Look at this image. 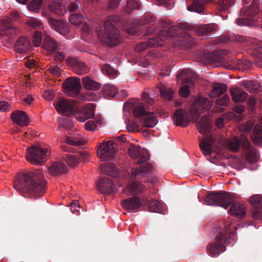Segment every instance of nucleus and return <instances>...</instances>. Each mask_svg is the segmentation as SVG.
Instances as JSON below:
<instances>
[{
    "label": "nucleus",
    "instance_id": "nucleus-7",
    "mask_svg": "<svg viewBox=\"0 0 262 262\" xmlns=\"http://www.w3.org/2000/svg\"><path fill=\"white\" fill-rule=\"evenodd\" d=\"M130 104L133 108L134 116L141 117V123L143 127H153L157 124L158 119L156 116L153 113H148L143 104Z\"/></svg>",
    "mask_w": 262,
    "mask_h": 262
},
{
    "label": "nucleus",
    "instance_id": "nucleus-53",
    "mask_svg": "<svg viewBox=\"0 0 262 262\" xmlns=\"http://www.w3.org/2000/svg\"><path fill=\"white\" fill-rule=\"evenodd\" d=\"M66 10L68 9L70 14L80 12L78 4L75 3H69L66 4Z\"/></svg>",
    "mask_w": 262,
    "mask_h": 262
},
{
    "label": "nucleus",
    "instance_id": "nucleus-46",
    "mask_svg": "<svg viewBox=\"0 0 262 262\" xmlns=\"http://www.w3.org/2000/svg\"><path fill=\"white\" fill-rule=\"evenodd\" d=\"M102 73L110 76H115L117 74V71L113 68L110 64H105L101 66Z\"/></svg>",
    "mask_w": 262,
    "mask_h": 262
},
{
    "label": "nucleus",
    "instance_id": "nucleus-42",
    "mask_svg": "<svg viewBox=\"0 0 262 262\" xmlns=\"http://www.w3.org/2000/svg\"><path fill=\"white\" fill-rule=\"evenodd\" d=\"M244 85L249 92L253 93L257 92L260 88V84L257 81H246Z\"/></svg>",
    "mask_w": 262,
    "mask_h": 262
},
{
    "label": "nucleus",
    "instance_id": "nucleus-37",
    "mask_svg": "<svg viewBox=\"0 0 262 262\" xmlns=\"http://www.w3.org/2000/svg\"><path fill=\"white\" fill-rule=\"evenodd\" d=\"M30 48V42L26 37H20L19 39H17V53H26Z\"/></svg>",
    "mask_w": 262,
    "mask_h": 262
},
{
    "label": "nucleus",
    "instance_id": "nucleus-52",
    "mask_svg": "<svg viewBox=\"0 0 262 262\" xmlns=\"http://www.w3.org/2000/svg\"><path fill=\"white\" fill-rule=\"evenodd\" d=\"M231 4L230 0H219L217 7L220 11H225L230 7Z\"/></svg>",
    "mask_w": 262,
    "mask_h": 262
},
{
    "label": "nucleus",
    "instance_id": "nucleus-22",
    "mask_svg": "<svg viewBox=\"0 0 262 262\" xmlns=\"http://www.w3.org/2000/svg\"><path fill=\"white\" fill-rule=\"evenodd\" d=\"M99 190L103 193L111 194L115 192L116 188L112 180L107 177L100 179L97 184Z\"/></svg>",
    "mask_w": 262,
    "mask_h": 262
},
{
    "label": "nucleus",
    "instance_id": "nucleus-28",
    "mask_svg": "<svg viewBox=\"0 0 262 262\" xmlns=\"http://www.w3.org/2000/svg\"><path fill=\"white\" fill-rule=\"evenodd\" d=\"M82 83L83 87L88 90L97 91L100 89L101 84L97 82L89 76H85L82 78Z\"/></svg>",
    "mask_w": 262,
    "mask_h": 262
},
{
    "label": "nucleus",
    "instance_id": "nucleus-54",
    "mask_svg": "<svg viewBox=\"0 0 262 262\" xmlns=\"http://www.w3.org/2000/svg\"><path fill=\"white\" fill-rule=\"evenodd\" d=\"M42 0H32L28 5L30 11H35L39 9L41 7Z\"/></svg>",
    "mask_w": 262,
    "mask_h": 262
},
{
    "label": "nucleus",
    "instance_id": "nucleus-57",
    "mask_svg": "<svg viewBox=\"0 0 262 262\" xmlns=\"http://www.w3.org/2000/svg\"><path fill=\"white\" fill-rule=\"evenodd\" d=\"M139 8V4L137 2L134 1H128L127 2L126 6V11L130 13L133 10L137 9Z\"/></svg>",
    "mask_w": 262,
    "mask_h": 262
},
{
    "label": "nucleus",
    "instance_id": "nucleus-2",
    "mask_svg": "<svg viewBox=\"0 0 262 262\" xmlns=\"http://www.w3.org/2000/svg\"><path fill=\"white\" fill-rule=\"evenodd\" d=\"M16 12H14L11 16L3 18L0 20V30L2 31V42L6 46H13L16 47V30L15 21Z\"/></svg>",
    "mask_w": 262,
    "mask_h": 262
},
{
    "label": "nucleus",
    "instance_id": "nucleus-15",
    "mask_svg": "<svg viewBox=\"0 0 262 262\" xmlns=\"http://www.w3.org/2000/svg\"><path fill=\"white\" fill-rule=\"evenodd\" d=\"M55 108L58 112L68 116L74 114L77 111L74 101H67L64 99H61L56 102Z\"/></svg>",
    "mask_w": 262,
    "mask_h": 262
},
{
    "label": "nucleus",
    "instance_id": "nucleus-33",
    "mask_svg": "<svg viewBox=\"0 0 262 262\" xmlns=\"http://www.w3.org/2000/svg\"><path fill=\"white\" fill-rule=\"evenodd\" d=\"M42 47L44 49L54 52L58 49V43L49 35H46L42 42Z\"/></svg>",
    "mask_w": 262,
    "mask_h": 262
},
{
    "label": "nucleus",
    "instance_id": "nucleus-10",
    "mask_svg": "<svg viewBox=\"0 0 262 262\" xmlns=\"http://www.w3.org/2000/svg\"><path fill=\"white\" fill-rule=\"evenodd\" d=\"M239 129L244 133L252 132L250 136L253 142L255 145H262V117L256 124L249 121L246 124L241 125Z\"/></svg>",
    "mask_w": 262,
    "mask_h": 262
},
{
    "label": "nucleus",
    "instance_id": "nucleus-20",
    "mask_svg": "<svg viewBox=\"0 0 262 262\" xmlns=\"http://www.w3.org/2000/svg\"><path fill=\"white\" fill-rule=\"evenodd\" d=\"M164 39L160 36L150 38L147 41L139 43L135 48L136 52H141L149 47L163 46Z\"/></svg>",
    "mask_w": 262,
    "mask_h": 262
},
{
    "label": "nucleus",
    "instance_id": "nucleus-56",
    "mask_svg": "<svg viewBox=\"0 0 262 262\" xmlns=\"http://www.w3.org/2000/svg\"><path fill=\"white\" fill-rule=\"evenodd\" d=\"M230 103V98L228 95H224L221 98H220L216 101V105L220 106H228Z\"/></svg>",
    "mask_w": 262,
    "mask_h": 262
},
{
    "label": "nucleus",
    "instance_id": "nucleus-49",
    "mask_svg": "<svg viewBox=\"0 0 262 262\" xmlns=\"http://www.w3.org/2000/svg\"><path fill=\"white\" fill-rule=\"evenodd\" d=\"M43 35L41 32L36 31L32 36V42L34 46L39 47L41 45Z\"/></svg>",
    "mask_w": 262,
    "mask_h": 262
},
{
    "label": "nucleus",
    "instance_id": "nucleus-55",
    "mask_svg": "<svg viewBox=\"0 0 262 262\" xmlns=\"http://www.w3.org/2000/svg\"><path fill=\"white\" fill-rule=\"evenodd\" d=\"M18 58L21 60V64L26 65L29 68H32L35 66V61L33 59L28 58V56L24 57L22 60L23 57H18L17 56V58Z\"/></svg>",
    "mask_w": 262,
    "mask_h": 262
},
{
    "label": "nucleus",
    "instance_id": "nucleus-45",
    "mask_svg": "<svg viewBox=\"0 0 262 262\" xmlns=\"http://www.w3.org/2000/svg\"><path fill=\"white\" fill-rule=\"evenodd\" d=\"M64 158L67 163L72 167L76 166L80 160V157L72 155H66Z\"/></svg>",
    "mask_w": 262,
    "mask_h": 262
},
{
    "label": "nucleus",
    "instance_id": "nucleus-25",
    "mask_svg": "<svg viewBox=\"0 0 262 262\" xmlns=\"http://www.w3.org/2000/svg\"><path fill=\"white\" fill-rule=\"evenodd\" d=\"M230 92L232 100L235 102L242 103L245 102L248 96L245 91L237 87L231 88Z\"/></svg>",
    "mask_w": 262,
    "mask_h": 262
},
{
    "label": "nucleus",
    "instance_id": "nucleus-16",
    "mask_svg": "<svg viewBox=\"0 0 262 262\" xmlns=\"http://www.w3.org/2000/svg\"><path fill=\"white\" fill-rule=\"evenodd\" d=\"M128 152L132 158H140L137 162V164L138 165L142 164L149 160L150 158L148 151L142 149L140 146L137 147L135 145H131L128 148Z\"/></svg>",
    "mask_w": 262,
    "mask_h": 262
},
{
    "label": "nucleus",
    "instance_id": "nucleus-6",
    "mask_svg": "<svg viewBox=\"0 0 262 262\" xmlns=\"http://www.w3.org/2000/svg\"><path fill=\"white\" fill-rule=\"evenodd\" d=\"M224 224L225 232H220L215 237V242L210 244L209 247L210 253L214 257L219 256L225 251L224 244L229 245L234 243V239L229 231L230 223L226 222Z\"/></svg>",
    "mask_w": 262,
    "mask_h": 262
},
{
    "label": "nucleus",
    "instance_id": "nucleus-14",
    "mask_svg": "<svg viewBox=\"0 0 262 262\" xmlns=\"http://www.w3.org/2000/svg\"><path fill=\"white\" fill-rule=\"evenodd\" d=\"M225 144L230 150L236 152L238 151L240 145L242 146L243 149L248 148L250 147V142L245 135H242L239 138L234 137L232 139L226 140Z\"/></svg>",
    "mask_w": 262,
    "mask_h": 262
},
{
    "label": "nucleus",
    "instance_id": "nucleus-3",
    "mask_svg": "<svg viewBox=\"0 0 262 262\" xmlns=\"http://www.w3.org/2000/svg\"><path fill=\"white\" fill-rule=\"evenodd\" d=\"M197 126L201 134H206L199 143L200 147L204 156H211L213 150L215 139L212 135L207 134L211 130V124L208 117L206 116H202L198 123Z\"/></svg>",
    "mask_w": 262,
    "mask_h": 262
},
{
    "label": "nucleus",
    "instance_id": "nucleus-30",
    "mask_svg": "<svg viewBox=\"0 0 262 262\" xmlns=\"http://www.w3.org/2000/svg\"><path fill=\"white\" fill-rule=\"evenodd\" d=\"M200 60L205 63L217 62L220 58L212 52L203 51L200 53Z\"/></svg>",
    "mask_w": 262,
    "mask_h": 262
},
{
    "label": "nucleus",
    "instance_id": "nucleus-36",
    "mask_svg": "<svg viewBox=\"0 0 262 262\" xmlns=\"http://www.w3.org/2000/svg\"><path fill=\"white\" fill-rule=\"evenodd\" d=\"M210 1L205 0V2H202L201 0H193L192 4L187 7V9L189 11L201 14L203 12L205 3Z\"/></svg>",
    "mask_w": 262,
    "mask_h": 262
},
{
    "label": "nucleus",
    "instance_id": "nucleus-48",
    "mask_svg": "<svg viewBox=\"0 0 262 262\" xmlns=\"http://www.w3.org/2000/svg\"><path fill=\"white\" fill-rule=\"evenodd\" d=\"M83 19L82 15L79 13L70 14L69 20L75 25H80Z\"/></svg>",
    "mask_w": 262,
    "mask_h": 262
},
{
    "label": "nucleus",
    "instance_id": "nucleus-61",
    "mask_svg": "<svg viewBox=\"0 0 262 262\" xmlns=\"http://www.w3.org/2000/svg\"><path fill=\"white\" fill-rule=\"evenodd\" d=\"M84 127L86 130L94 132L97 129V125L92 120L88 121L84 124Z\"/></svg>",
    "mask_w": 262,
    "mask_h": 262
},
{
    "label": "nucleus",
    "instance_id": "nucleus-24",
    "mask_svg": "<svg viewBox=\"0 0 262 262\" xmlns=\"http://www.w3.org/2000/svg\"><path fill=\"white\" fill-rule=\"evenodd\" d=\"M122 207L126 210L136 212L141 205V202L139 198L132 197L124 200L121 203Z\"/></svg>",
    "mask_w": 262,
    "mask_h": 262
},
{
    "label": "nucleus",
    "instance_id": "nucleus-44",
    "mask_svg": "<svg viewBox=\"0 0 262 262\" xmlns=\"http://www.w3.org/2000/svg\"><path fill=\"white\" fill-rule=\"evenodd\" d=\"M161 96L165 99L170 100L172 98L173 91L170 88H166L164 85L159 86Z\"/></svg>",
    "mask_w": 262,
    "mask_h": 262
},
{
    "label": "nucleus",
    "instance_id": "nucleus-59",
    "mask_svg": "<svg viewBox=\"0 0 262 262\" xmlns=\"http://www.w3.org/2000/svg\"><path fill=\"white\" fill-rule=\"evenodd\" d=\"M28 24L34 28H40L42 27V23L39 20L31 18L27 21Z\"/></svg>",
    "mask_w": 262,
    "mask_h": 262
},
{
    "label": "nucleus",
    "instance_id": "nucleus-5",
    "mask_svg": "<svg viewBox=\"0 0 262 262\" xmlns=\"http://www.w3.org/2000/svg\"><path fill=\"white\" fill-rule=\"evenodd\" d=\"M65 93L71 97H76L82 101H96L97 96L94 92H87L80 94L82 88L80 79L78 77H70L67 79L62 84Z\"/></svg>",
    "mask_w": 262,
    "mask_h": 262
},
{
    "label": "nucleus",
    "instance_id": "nucleus-60",
    "mask_svg": "<svg viewBox=\"0 0 262 262\" xmlns=\"http://www.w3.org/2000/svg\"><path fill=\"white\" fill-rule=\"evenodd\" d=\"M255 64L257 67L262 68V48L259 49L257 52Z\"/></svg>",
    "mask_w": 262,
    "mask_h": 262
},
{
    "label": "nucleus",
    "instance_id": "nucleus-23",
    "mask_svg": "<svg viewBox=\"0 0 262 262\" xmlns=\"http://www.w3.org/2000/svg\"><path fill=\"white\" fill-rule=\"evenodd\" d=\"M68 64L72 67L73 71L78 75L86 74L89 71V68L84 62L80 61L75 58H70Z\"/></svg>",
    "mask_w": 262,
    "mask_h": 262
},
{
    "label": "nucleus",
    "instance_id": "nucleus-58",
    "mask_svg": "<svg viewBox=\"0 0 262 262\" xmlns=\"http://www.w3.org/2000/svg\"><path fill=\"white\" fill-rule=\"evenodd\" d=\"M101 168L107 174H110L111 171L114 170L115 168V164L112 163H105L101 166Z\"/></svg>",
    "mask_w": 262,
    "mask_h": 262
},
{
    "label": "nucleus",
    "instance_id": "nucleus-31",
    "mask_svg": "<svg viewBox=\"0 0 262 262\" xmlns=\"http://www.w3.org/2000/svg\"><path fill=\"white\" fill-rule=\"evenodd\" d=\"M49 9L52 13L59 16L63 15L67 12L65 4L61 2H52L49 5Z\"/></svg>",
    "mask_w": 262,
    "mask_h": 262
},
{
    "label": "nucleus",
    "instance_id": "nucleus-41",
    "mask_svg": "<svg viewBox=\"0 0 262 262\" xmlns=\"http://www.w3.org/2000/svg\"><path fill=\"white\" fill-rule=\"evenodd\" d=\"M244 150H247V159L252 162H256L258 158V154L257 150L254 147L250 145V147L247 149H244Z\"/></svg>",
    "mask_w": 262,
    "mask_h": 262
},
{
    "label": "nucleus",
    "instance_id": "nucleus-1",
    "mask_svg": "<svg viewBox=\"0 0 262 262\" xmlns=\"http://www.w3.org/2000/svg\"><path fill=\"white\" fill-rule=\"evenodd\" d=\"M37 199L42 196L46 191L43 173L39 169L27 173H17V190Z\"/></svg>",
    "mask_w": 262,
    "mask_h": 262
},
{
    "label": "nucleus",
    "instance_id": "nucleus-8",
    "mask_svg": "<svg viewBox=\"0 0 262 262\" xmlns=\"http://www.w3.org/2000/svg\"><path fill=\"white\" fill-rule=\"evenodd\" d=\"M204 202L207 205L219 206L226 209L232 203V198L226 192H209L205 197Z\"/></svg>",
    "mask_w": 262,
    "mask_h": 262
},
{
    "label": "nucleus",
    "instance_id": "nucleus-18",
    "mask_svg": "<svg viewBox=\"0 0 262 262\" xmlns=\"http://www.w3.org/2000/svg\"><path fill=\"white\" fill-rule=\"evenodd\" d=\"M46 18L48 23L53 29L65 37L68 35L70 32V27L67 24L59 19L52 18L48 15L47 16Z\"/></svg>",
    "mask_w": 262,
    "mask_h": 262
},
{
    "label": "nucleus",
    "instance_id": "nucleus-12",
    "mask_svg": "<svg viewBox=\"0 0 262 262\" xmlns=\"http://www.w3.org/2000/svg\"><path fill=\"white\" fill-rule=\"evenodd\" d=\"M258 12L256 5H251L249 7L242 8L241 10L240 17L236 19V24L240 26H252L255 24L254 16Z\"/></svg>",
    "mask_w": 262,
    "mask_h": 262
},
{
    "label": "nucleus",
    "instance_id": "nucleus-39",
    "mask_svg": "<svg viewBox=\"0 0 262 262\" xmlns=\"http://www.w3.org/2000/svg\"><path fill=\"white\" fill-rule=\"evenodd\" d=\"M148 207L150 212L163 213V205L157 200H151L148 203Z\"/></svg>",
    "mask_w": 262,
    "mask_h": 262
},
{
    "label": "nucleus",
    "instance_id": "nucleus-17",
    "mask_svg": "<svg viewBox=\"0 0 262 262\" xmlns=\"http://www.w3.org/2000/svg\"><path fill=\"white\" fill-rule=\"evenodd\" d=\"M153 167L149 163L142 164L138 168H133L131 171L132 180H142L146 178L149 173L152 170Z\"/></svg>",
    "mask_w": 262,
    "mask_h": 262
},
{
    "label": "nucleus",
    "instance_id": "nucleus-13",
    "mask_svg": "<svg viewBox=\"0 0 262 262\" xmlns=\"http://www.w3.org/2000/svg\"><path fill=\"white\" fill-rule=\"evenodd\" d=\"M116 151L114 142L113 141H107L100 144L97 153L101 161H109L114 158Z\"/></svg>",
    "mask_w": 262,
    "mask_h": 262
},
{
    "label": "nucleus",
    "instance_id": "nucleus-40",
    "mask_svg": "<svg viewBox=\"0 0 262 262\" xmlns=\"http://www.w3.org/2000/svg\"><path fill=\"white\" fill-rule=\"evenodd\" d=\"M29 119L26 112L17 110V125L27 126L29 124Z\"/></svg>",
    "mask_w": 262,
    "mask_h": 262
},
{
    "label": "nucleus",
    "instance_id": "nucleus-51",
    "mask_svg": "<svg viewBox=\"0 0 262 262\" xmlns=\"http://www.w3.org/2000/svg\"><path fill=\"white\" fill-rule=\"evenodd\" d=\"M141 26L140 25H136L127 28V32L129 35H138L141 33Z\"/></svg>",
    "mask_w": 262,
    "mask_h": 262
},
{
    "label": "nucleus",
    "instance_id": "nucleus-11",
    "mask_svg": "<svg viewBox=\"0 0 262 262\" xmlns=\"http://www.w3.org/2000/svg\"><path fill=\"white\" fill-rule=\"evenodd\" d=\"M177 77L182 79L184 83L188 84L181 87L179 90L180 96L187 98L189 95V85H194L197 79L196 76L190 69H184L179 71Z\"/></svg>",
    "mask_w": 262,
    "mask_h": 262
},
{
    "label": "nucleus",
    "instance_id": "nucleus-63",
    "mask_svg": "<svg viewBox=\"0 0 262 262\" xmlns=\"http://www.w3.org/2000/svg\"><path fill=\"white\" fill-rule=\"evenodd\" d=\"M262 208H254L252 211V216L254 219H259L262 216Z\"/></svg>",
    "mask_w": 262,
    "mask_h": 262
},
{
    "label": "nucleus",
    "instance_id": "nucleus-35",
    "mask_svg": "<svg viewBox=\"0 0 262 262\" xmlns=\"http://www.w3.org/2000/svg\"><path fill=\"white\" fill-rule=\"evenodd\" d=\"M144 189V186L141 183L137 181H133L127 186L129 194L131 195H137L142 192Z\"/></svg>",
    "mask_w": 262,
    "mask_h": 262
},
{
    "label": "nucleus",
    "instance_id": "nucleus-9",
    "mask_svg": "<svg viewBox=\"0 0 262 262\" xmlns=\"http://www.w3.org/2000/svg\"><path fill=\"white\" fill-rule=\"evenodd\" d=\"M47 152V148H42L38 145H33L28 148L26 159L32 165H43L46 161Z\"/></svg>",
    "mask_w": 262,
    "mask_h": 262
},
{
    "label": "nucleus",
    "instance_id": "nucleus-64",
    "mask_svg": "<svg viewBox=\"0 0 262 262\" xmlns=\"http://www.w3.org/2000/svg\"><path fill=\"white\" fill-rule=\"evenodd\" d=\"M154 21L155 18L153 16L150 15H146L142 18L141 23L143 25H145L152 23Z\"/></svg>",
    "mask_w": 262,
    "mask_h": 262
},
{
    "label": "nucleus",
    "instance_id": "nucleus-50",
    "mask_svg": "<svg viewBox=\"0 0 262 262\" xmlns=\"http://www.w3.org/2000/svg\"><path fill=\"white\" fill-rule=\"evenodd\" d=\"M250 202L254 208H262V197L258 194L252 196Z\"/></svg>",
    "mask_w": 262,
    "mask_h": 262
},
{
    "label": "nucleus",
    "instance_id": "nucleus-43",
    "mask_svg": "<svg viewBox=\"0 0 262 262\" xmlns=\"http://www.w3.org/2000/svg\"><path fill=\"white\" fill-rule=\"evenodd\" d=\"M104 95L105 96L114 97L118 92V89L113 85L105 84L103 88Z\"/></svg>",
    "mask_w": 262,
    "mask_h": 262
},
{
    "label": "nucleus",
    "instance_id": "nucleus-38",
    "mask_svg": "<svg viewBox=\"0 0 262 262\" xmlns=\"http://www.w3.org/2000/svg\"><path fill=\"white\" fill-rule=\"evenodd\" d=\"M227 86L226 84L222 83L215 84L212 91L210 92V96L211 98H216L223 94L226 92Z\"/></svg>",
    "mask_w": 262,
    "mask_h": 262
},
{
    "label": "nucleus",
    "instance_id": "nucleus-32",
    "mask_svg": "<svg viewBox=\"0 0 262 262\" xmlns=\"http://www.w3.org/2000/svg\"><path fill=\"white\" fill-rule=\"evenodd\" d=\"M186 29V25L179 23L178 25L169 27L165 34H167L169 36L176 37L182 33L183 30Z\"/></svg>",
    "mask_w": 262,
    "mask_h": 262
},
{
    "label": "nucleus",
    "instance_id": "nucleus-27",
    "mask_svg": "<svg viewBox=\"0 0 262 262\" xmlns=\"http://www.w3.org/2000/svg\"><path fill=\"white\" fill-rule=\"evenodd\" d=\"M66 165L61 162H56L50 166L48 168V172L52 176H56L61 174L67 171Z\"/></svg>",
    "mask_w": 262,
    "mask_h": 262
},
{
    "label": "nucleus",
    "instance_id": "nucleus-29",
    "mask_svg": "<svg viewBox=\"0 0 262 262\" xmlns=\"http://www.w3.org/2000/svg\"><path fill=\"white\" fill-rule=\"evenodd\" d=\"M230 204L232 205L229 211L232 215L239 218L243 217L245 215L246 210L244 205L238 203H233L232 202Z\"/></svg>",
    "mask_w": 262,
    "mask_h": 262
},
{
    "label": "nucleus",
    "instance_id": "nucleus-47",
    "mask_svg": "<svg viewBox=\"0 0 262 262\" xmlns=\"http://www.w3.org/2000/svg\"><path fill=\"white\" fill-rule=\"evenodd\" d=\"M209 100L207 98L204 97L202 96H198L194 100V104L199 107L204 106L205 109L209 108Z\"/></svg>",
    "mask_w": 262,
    "mask_h": 262
},
{
    "label": "nucleus",
    "instance_id": "nucleus-62",
    "mask_svg": "<svg viewBox=\"0 0 262 262\" xmlns=\"http://www.w3.org/2000/svg\"><path fill=\"white\" fill-rule=\"evenodd\" d=\"M121 0H109L107 9L108 10H114L118 7Z\"/></svg>",
    "mask_w": 262,
    "mask_h": 262
},
{
    "label": "nucleus",
    "instance_id": "nucleus-4",
    "mask_svg": "<svg viewBox=\"0 0 262 262\" xmlns=\"http://www.w3.org/2000/svg\"><path fill=\"white\" fill-rule=\"evenodd\" d=\"M120 20L118 16H110L104 24V32L102 40L107 46H115L120 41L121 36L117 29Z\"/></svg>",
    "mask_w": 262,
    "mask_h": 262
},
{
    "label": "nucleus",
    "instance_id": "nucleus-34",
    "mask_svg": "<svg viewBox=\"0 0 262 262\" xmlns=\"http://www.w3.org/2000/svg\"><path fill=\"white\" fill-rule=\"evenodd\" d=\"M217 25L214 24H208L201 25L196 28V32L200 35L208 34L216 30Z\"/></svg>",
    "mask_w": 262,
    "mask_h": 262
},
{
    "label": "nucleus",
    "instance_id": "nucleus-19",
    "mask_svg": "<svg viewBox=\"0 0 262 262\" xmlns=\"http://www.w3.org/2000/svg\"><path fill=\"white\" fill-rule=\"evenodd\" d=\"M95 105L93 103L85 105L79 112L75 113V118L80 122H83L88 119L92 118L95 115Z\"/></svg>",
    "mask_w": 262,
    "mask_h": 262
},
{
    "label": "nucleus",
    "instance_id": "nucleus-21",
    "mask_svg": "<svg viewBox=\"0 0 262 262\" xmlns=\"http://www.w3.org/2000/svg\"><path fill=\"white\" fill-rule=\"evenodd\" d=\"M173 121L176 126L186 127L189 123L187 113L183 109L177 110L173 114Z\"/></svg>",
    "mask_w": 262,
    "mask_h": 262
},
{
    "label": "nucleus",
    "instance_id": "nucleus-26",
    "mask_svg": "<svg viewBox=\"0 0 262 262\" xmlns=\"http://www.w3.org/2000/svg\"><path fill=\"white\" fill-rule=\"evenodd\" d=\"M85 141L83 140L79 139L77 138L68 137L66 139V143L61 146V149L66 152H74V150L71 146H80L83 145Z\"/></svg>",
    "mask_w": 262,
    "mask_h": 262
}]
</instances>
